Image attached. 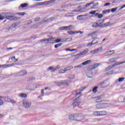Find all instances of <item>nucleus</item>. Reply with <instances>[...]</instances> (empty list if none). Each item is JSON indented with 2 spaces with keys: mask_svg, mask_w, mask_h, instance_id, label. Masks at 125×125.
Listing matches in <instances>:
<instances>
[{
  "mask_svg": "<svg viewBox=\"0 0 125 125\" xmlns=\"http://www.w3.org/2000/svg\"><path fill=\"white\" fill-rule=\"evenodd\" d=\"M15 14L14 13L11 12H6L3 13L1 15H0V20H3L4 19H7L10 21H17L19 20L20 18L18 17H14Z\"/></svg>",
  "mask_w": 125,
  "mask_h": 125,
  "instance_id": "1",
  "label": "nucleus"
},
{
  "mask_svg": "<svg viewBox=\"0 0 125 125\" xmlns=\"http://www.w3.org/2000/svg\"><path fill=\"white\" fill-rule=\"evenodd\" d=\"M74 119L75 121L80 122L81 121H83V120H84V117L82 113H76L74 114Z\"/></svg>",
  "mask_w": 125,
  "mask_h": 125,
  "instance_id": "2",
  "label": "nucleus"
},
{
  "mask_svg": "<svg viewBox=\"0 0 125 125\" xmlns=\"http://www.w3.org/2000/svg\"><path fill=\"white\" fill-rule=\"evenodd\" d=\"M22 104L24 108H25L26 109H29V108H30V107H31L32 105V102L27 100H23L22 101Z\"/></svg>",
  "mask_w": 125,
  "mask_h": 125,
  "instance_id": "3",
  "label": "nucleus"
},
{
  "mask_svg": "<svg viewBox=\"0 0 125 125\" xmlns=\"http://www.w3.org/2000/svg\"><path fill=\"white\" fill-rule=\"evenodd\" d=\"M108 105V104L100 103L96 105V109H104L108 107L109 106Z\"/></svg>",
  "mask_w": 125,
  "mask_h": 125,
  "instance_id": "4",
  "label": "nucleus"
},
{
  "mask_svg": "<svg viewBox=\"0 0 125 125\" xmlns=\"http://www.w3.org/2000/svg\"><path fill=\"white\" fill-rule=\"evenodd\" d=\"M64 82H56L57 85L58 86H61V85H68L69 83H71V82L68 80H64Z\"/></svg>",
  "mask_w": 125,
  "mask_h": 125,
  "instance_id": "5",
  "label": "nucleus"
},
{
  "mask_svg": "<svg viewBox=\"0 0 125 125\" xmlns=\"http://www.w3.org/2000/svg\"><path fill=\"white\" fill-rule=\"evenodd\" d=\"M81 99H80V98H76L75 100L73 101V107H77L78 105H80V104H81Z\"/></svg>",
  "mask_w": 125,
  "mask_h": 125,
  "instance_id": "6",
  "label": "nucleus"
},
{
  "mask_svg": "<svg viewBox=\"0 0 125 125\" xmlns=\"http://www.w3.org/2000/svg\"><path fill=\"white\" fill-rule=\"evenodd\" d=\"M101 24H102V22H101V20H99L94 22L92 25V27L93 28H97V27H100V25H101Z\"/></svg>",
  "mask_w": 125,
  "mask_h": 125,
  "instance_id": "7",
  "label": "nucleus"
},
{
  "mask_svg": "<svg viewBox=\"0 0 125 125\" xmlns=\"http://www.w3.org/2000/svg\"><path fill=\"white\" fill-rule=\"evenodd\" d=\"M25 75H27V71L23 70L17 73L15 76L16 77H22L23 76H25Z\"/></svg>",
  "mask_w": 125,
  "mask_h": 125,
  "instance_id": "8",
  "label": "nucleus"
},
{
  "mask_svg": "<svg viewBox=\"0 0 125 125\" xmlns=\"http://www.w3.org/2000/svg\"><path fill=\"white\" fill-rule=\"evenodd\" d=\"M48 71H51V72H56L58 69H60V65H57L55 69H53L52 66L49 67L48 68Z\"/></svg>",
  "mask_w": 125,
  "mask_h": 125,
  "instance_id": "9",
  "label": "nucleus"
},
{
  "mask_svg": "<svg viewBox=\"0 0 125 125\" xmlns=\"http://www.w3.org/2000/svg\"><path fill=\"white\" fill-rule=\"evenodd\" d=\"M91 99H95V101L96 103H99L100 102H102V97L101 96H99L97 97L91 98Z\"/></svg>",
  "mask_w": 125,
  "mask_h": 125,
  "instance_id": "10",
  "label": "nucleus"
},
{
  "mask_svg": "<svg viewBox=\"0 0 125 125\" xmlns=\"http://www.w3.org/2000/svg\"><path fill=\"white\" fill-rule=\"evenodd\" d=\"M49 22V18H44L43 20L41 21L40 23H38V26L42 25V24H44V23Z\"/></svg>",
  "mask_w": 125,
  "mask_h": 125,
  "instance_id": "11",
  "label": "nucleus"
},
{
  "mask_svg": "<svg viewBox=\"0 0 125 125\" xmlns=\"http://www.w3.org/2000/svg\"><path fill=\"white\" fill-rule=\"evenodd\" d=\"M73 94L75 95V96L77 97L78 96L77 98H80V96H82V93L81 92H79L78 90L76 91H73L72 92Z\"/></svg>",
  "mask_w": 125,
  "mask_h": 125,
  "instance_id": "12",
  "label": "nucleus"
},
{
  "mask_svg": "<svg viewBox=\"0 0 125 125\" xmlns=\"http://www.w3.org/2000/svg\"><path fill=\"white\" fill-rule=\"evenodd\" d=\"M52 40H53V38L51 37L49 39H44L43 40H41V42H47V43H51Z\"/></svg>",
  "mask_w": 125,
  "mask_h": 125,
  "instance_id": "13",
  "label": "nucleus"
},
{
  "mask_svg": "<svg viewBox=\"0 0 125 125\" xmlns=\"http://www.w3.org/2000/svg\"><path fill=\"white\" fill-rule=\"evenodd\" d=\"M17 26L16 24H14L11 26H10L5 29V32H8V31H10V30H13V29H14Z\"/></svg>",
  "mask_w": 125,
  "mask_h": 125,
  "instance_id": "14",
  "label": "nucleus"
},
{
  "mask_svg": "<svg viewBox=\"0 0 125 125\" xmlns=\"http://www.w3.org/2000/svg\"><path fill=\"white\" fill-rule=\"evenodd\" d=\"M99 86H100L102 88H104V87H106V84L105 83V82L103 81L101 82L99 84Z\"/></svg>",
  "mask_w": 125,
  "mask_h": 125,
  "instance_id": "15",
  "label": "nucleus"
},
{
  "mask_svg": "<svg viewBox=\"0 0 125 125\" xmlns=\"http://www.w3.org/2000/svg\"><path fill=\"white\" fill-rule=\"evenodd\" d=\"M107 114H108V112L104 110L100 111V116H106Z\"/></svg>",
  "mask_w": 125,
  "mask_h": 125,
  "instance_id": "16",
  "label": "nucleus"
},
{
  "mask_svg": "<svg viewBox=\"0 0 125 125\" xmlns=\"http://www.w3.org/2000/svg\"><path fill=\"white\" fill-rule=\"evenodd\" d=\"M73 28H74L73 25H70L68 26H64V30H72Z\"/></svg>",
  "mask_w": 125,
  "mask_h": 125,
  "instance_id": "17",
  "label": "nucleus"
},
{
  "mask_svg": "<svg viewBox=\"0 0 125 125\" xmlns=\"http://www.w3.org/2000/svg\"><path fill=\"white\" fill-rule=\"evenodd\" d=\"M99 65H100V63H95V64L91 66V69L92 70L96 69V68H97L98 66H99Z\"/></svg>",
  "mask_w": 125,
  "mask_h": 125,
  "instance_id": "18",
  "label": "nucleus"
},
{
  "mask_svg": "<svg viewBox=\"0 0 125 125\" xmlns=\"http://www.w3.org/2000/svg\"><path fill=\"white\" fill-rule=\"evenodd\" d=\"M69 121H75V115L74 114H70L69 116Z\"/></svg>",
  "mask_w": 125,
  "mask_h": 125,
  "instance_id": "19",
  "label": "nucleus"
},
{
  "mask_svg": "<svg viewBox=\"0 0 125 125\" xmlns=\"http://www.w3.org/2000/svg\"><path fill=\"white\" fill-rule=\"evenodd\" d=\"M28 4L27 3H22L20 5V6H19V8H20L21 7L22 8H24V7H26V6H28Z\"/></svg>",
  "mask_w": 125,
  "mask_h": 125,
  "instance_id": "20",
  "label": "nucleus"
},
{
  "mask_svg": "<svg viewBox=\"0 0 125 125\" xmlns=\"http://www.w3.org/2000/svg\"><path fill=\"white\" fill-rule=\"evenodd\" d=\"M68 79L69 80H74L75 79V75L74 74H70L67 77Z\"/></svg>",
  "mask_w": 125,
  "mask_h": 125,
  "instance_id": "21",
  "label": "nucleus"
},
{
  "mask_svg": "<svg viewBox=\"0 0 125 125\" xmlns=\"http://www.w3.org/2000/svg\"><path fill=\"white\" fill-rule=\"evenodd\" d=\"M19 97L21 98H26L27 97V94L24 93L20 94L19 95Z\"/></svg>",
  "mask_w": 125,
  "mask_h": 125,
  "instance_id": "22",
  "label": "nucleus"
},
{
  "mask_svg": "<svg viewBox=\"0 0 125 125\" xmlns=\"http://www.w3.org/2000/svg\"><path fill=\"white\" fill-rule=\"evenodd\" d=\"M98 42H99V39L96 38L92 40V43H93V44H95V43H97Z\"/></svg>",
  "mask_w": 125,
  "mask_h": 125,
  "instance_id": "23",
  "label": "nucleus"
},
{
  "mask_svg": "<svg viewBox=\"0 0 125 125\" xmlns=\"http://www.w3.org/2000/svg\"><path fill=\"white\" fill-rule=\"evenodd\" d=\"M73 68V66H70L65 67L64 69L65 70V72H67V71H70V70H72Z\"/></svg>",
  "mask_w": 125,
  "mask_h": 125,
  "instance_id": "24",
  "label": "nucleus"
},
{
  "mask_svg": "<svg viewBox=\"0 0 125 125\" xmlns=\"http://www.w3.org/2000/svg\"><path fill=\"white\" fill-rule=\"evenodd\" d=\"M87 77L90 79H91L93 77V74L91 72H89L87 73Z\"/></svg>",
  "mask_w": 125,
  "mask_h": 125,
  "instance_id": "25",
  "label": "nucleus"
},
{
  "mask_svg": "<svg viewBox=\"0 0 125 125\" xmlns=\"http://www.w3.org/2000/svg\"><path fill=\"white\" fill-rule=\"evenodd\" d=\"M77 19L78 20H83L84 19V18H83V15H79L77 16Z\"/></svg>",
  "mask_w": 125,
  "mask_h": 125,
  "instance_id": "26",
  "label": "nucleus"
},
{
  "mask_svg": "<svg viewBox=\"0 0 125 125\" xmlns=\"http://www.w3.org/2000/svg\"><path fill=\"white\" fill-rule=\"evenodd\" d=\"M93 115L94 116H100V111H94Z\"/></svg>",
  "mask_w": 125,
  "mask_h": 125,
  "instance_id": "27",
  "label": "nucleus"
},
{
  "mask_svg": "<svg viewBox=\"0 0 125 125\" xmlns=\"http://www.w3.org/2000/svg\"><path fill=\"white\" fill-rule=\"evenodd\" d=\"M59 74H64V73H66V70L64 68V69H60L58 71Z\"/></svg>",
  "mask_w": 125,
  "mask_h": 125,
  "instance_id": "28",
  "label": "nucleus"
},
{
  "mask_svg": "<svg viewBox=\"0 0 125 125\" xmlns=\"http://www.w3.org/2000/svg\"><path fill=\"white\" fill-rule=\"evenodd\" d=\"M3 98V97L0 96V106L3 104V101L1 99Z\"/></svg>",
  "mask_w": 125,
  "mask_h": 125,
  "instance_id": "29",
  "label": "nucleus"
},
{
  "mask_svg": "<svg viewBox=\"0 0 125 125\" xmlns=\"http://www.w3.org/2000/svg\"><path fill=\"white\" fill-rule=\"evenodd\" d=\"M91 4H93L94 6H95V4L93 3V2L87 3L85 4V7H87L88 6H89V5H91Z\"/></svg>",
  "mask_w": 125,
  "mask_h": 125,
  "instance_id": "30",
  "label": "nucleus"
},
{
  "mask_svg": "<svg viewBox=\"0 0 125 125\" xmlns=\"http://www.w3.org/2000/svg\"><path fill=\"white\" fill-rule=\"evenodd\" d=\"M111 12V11L110 10H106L104 11H103V13L104 14H106V13H110Z\"/></svg>",
  "mask_w": 125,
  "mask_h": 125,
  "instance_id": "31",
  "label": "nucleus"
},
{
  "mask_svg": "<svg viewBox=\"0 0 125 125\" xmlns=\"http://www.w3.org/2000/svg\"><path fill=\"white\" fill-rule=\"evenodd\" d=\"M65 17H70L72 16H74L73 13H69V14H66L65 15Z\"/></svg>",
  "mask_w": 125,
  "mask_h": 125,
  "instance_id": "32",
  "label": "nucleus"
},
{
  "mask_svg": "<svg viewBox=\"0 0 125 125\" xmlns=\"http://www.w3.org/2000/svg\"><path fill=\"white\" fill-rule=\"evenodd\" d=\"M68 34L69 35H74L76 33V31H67Z\"/></svg>",
  "mask_w": 125,
  "mask_h": 125,
  "instance_id": "33",
  "label": "nucleus"
},
{
  "mask_svg": "<svg viewBox=\"0 0 125 125\" xmlns=\"http://www.w3.org/2000/svg\"><path fill=\"white\" fill-rule=\"evenodd\" d=\"M125 78H124V77L120 78L118 79V82L119 83H121L122 82H124V81H125Z\"/></svg>",
  "mask_w": 125,
  "mask_h": 125,
  "instance_id": "34",
  "label": "nucleus"
},
{
  "mask_svg": "<svg viewBox=\"0 0 125 125\" xmlns=\"http://www.w3.org/2000/svg\"><path fill=\"white\" fill-rule=\"evenodd\" d=\"M98 88V87L97 86H95L92 90L93 92H94L95 93L96 91H97V89Z\"/></svg>",
  "mask_w": 125,
  "mask_h": 125,
  "instance_id": "35",
  "label": "nucleus"
},
{
  "mask_svg": "<svg viewBox=\"0 0 125 125\" xmlns=\"http://www.w3.org/2000/svg\"><path fill=\"white\" fill-rule=\"evenodd\" d=\"M104 56H110V55H112V54H110V52H106L104 55Z\"/></svg>",
  "mask_w": 125,
  "mask_h": 125,
  "instance_id": "36",
  "label": "nucleus"
},
{
  "mask_svg": "<svg viewBox=\"0 0 125 125\" xmlns=\"http://www.w3.org/2000/svg\"><path fill=\"white\" fill-rule=\"evenodd\" d=\"M103 50V48L102 47H101L96 49V52H97V53L99 51H102Z\"/></svg>",
  "mask_w": 125,
  "mask_h": 125,
  "instance_id": "37",
  "label": "nucleus"
},
{
  "mask_svg": "<svg viewBox=\"0 0 125 125\" xmlns=\"http://www.w3.org/2000/svg\"><path fill=\"white\" fill-rule=\"evenodd\" d=\"M109 62H111V63H112V62H117L116 61H115V59H114V58H111V59H110L109 60Z\"/></svg>",
  "mask_w": 125,
  "mask_h": 125,
  "instance_id": "38",
  "label": "nucleus"
},
{
  "mask_svg": "<svg viewBox=\"0 0 125 125\" xmlns=\"http://www.w3.org/2000/svg\"><path fill=\"white\" fill-rule=\"evenodd\" d=\"M62 45V43H59L55 45V48H58L59 46H61Z\"/></svg>",
  "mask_w": 125,
  "mask_h": 125,
  "instance_id": "39",
  "label": "nucleus"
},
{
  "mask_svg": "<svg viewBox=\"0 0 125 125\" xmlns=\"http://www.w3.org/2000/svg\"><path fill=\"white\" fill-rule=\"evenodd\" d=\"M55 42L56 43H57V42H63L62 39H56L55 40Z\"/></svg>",
  "mask_w": 125,
  "mask_h": 125,
  "instance_id": "40",
  "label": "nucleus"
},
{
  "mask_svg": "<svg viewBox=\"0 0 125 125\" xmlns=\"http://www.w3.org/2000/svg\"><path fill=\"white\" fill-rule=\"evenodd\" d=\"M117 9H118V7L114 8L111 9V11L112 13H114V12H116V11L117 10Z\"/></svg>",
  "mask_w": 125,
  "mask_h": 125,
  "instance_id": "41",
  "label": "nucleus"
},
{
  "mask_svg": "<svg viewBox=\"0 0 125 125\" xmlns=\"http://www.w3.org/2000/svg\"><path fill=\"white\" fill-rule=\"evenodd\" d=\"M56 0H51L49 1H47V4L49 3H53V2H55Z\"/></svg>",
  "mask_w": 125,
  "mask_h": 125,
  "instance_id": "42",
  "label": "nucleus"
},
{
  "mask_svg": "<svg viewBox=\"0 0 125 125\" xmlns=\"http://www.w3.org/2000/svg\"><path fill=\"white\" fill-rule=\"evenodd\" d=\"M88 50H86L82 52V55H84V54H86V53H88Z\"/></svg>",
  "mask_w": 125,
  "mask_h": 125,
  "instance_id": "43",
  "label": "nucleus"
},
{
  "mask_svg": "<svg viewBox=\"0 0 125 125\" xmlns=\"http://www.w3.org/2000/svg\"><path fill=\"white\" fill-rule=\"evenodd\" d=\"M18 15H21V16H24L25 15V12H22V13H18Z\"/></svg>",
  "mask_w": 125,
  "mask_h": 125,
  "instance_id": "44",
  "label": "nucleus"
},
{
  "mask_svg": "<svg viewBox=\"0 0 125 125\" xmlns=\"http://www.w3.org/2000/svg\"><path fill=\"white\" fill-rule=\"evenodd\" d=\"M55 19V17H52L51 18L49 19V22H51L52 21H53Z\"/></svg>",
  "mask_w": 125,
  "mask_h": 125,
  "instance_id": "45",
  "label": "nucleus"
},
{
  "mask_svg": "<svg viewBox=\"0 0 125 125\" xmlns=\"http://www.w3.org/2000/svg\"><path fill=\"white\" fill-rule=\"evenodd\" d=\"M96 11H91L89 13V14H95Z\"/></svg>",
  "mask_w": 125,
  "mask_h": 125,
  "instance_id": "46",
  "label": "nucleus"
},
{
  "mask_svg": "<svg viewBox=\"0 0 125 125\" xmlns=\"http://www.w3.org/2000/svg\"><path fill=\"white\" fill-rule=\"evenodd\" d=\"M103 17V15H102V14H99V15H98V18H99V19H101V18H102Z\"/></svg>",
  "mask_w": 125,
  "mask_h": 125,
  "instance_id": "47",
  "label": "nucleus"
},
{
  "mask_svg": "<svg viewBox=\"0 0 125 125\" xmlns=\"http://www.w3.org/2000/svg\"><path fill=\"white\" fill-rule=\"evenodd\" d=\"M90 53L92 54H94L95 53H97V52H96V50L91 51Z\"/></svg>",
  "mask_w": 125,
  "mask_h": 125,
  "instance_id": "48",
  "label": "nucleus"
},
{
  "mask_svg": "<svg viewBox=\"0 0 125 125\" xmlns=\"http://www.w3.org/2000/svg\"><path fill=\"white\" fill-rule=\"evenodd\" d=\"M92 34L93 35V37H92L93 39H94V38H96V37H97V35L95 34V32H92Z\"/></svg>",
  "mask_w": 125,
  "mask_h": 125,
  "instance_id": "49",
  "label": "nucleus"
},
{
  "mask_svg": "<svg viewBox=\"0 0 125 125\" xmlns=\"http://www.w3.org/2000/svg\"><path fill=\"white\" fill-rule=\"evenodd\" d=\"M40 19H41V18L40 17H37V18H35L34 21H35V22H38V21H39L40 20Z\"/></svg>",
  "mask_w": 125,
  "mask_h": 125,
  "instance_id": "50",
  "label": "nucleus"
},
{
  "mask_svg": "<svg viewBox=\"0 0 125 125\" xmlns=\"http://www.w3.org/2000/svg\"><path fill=\"white\" fill-rule=\"evenodd\" d=\"M84 89H85V88H84L83 87H82L79 89V90H80V91H83V90H84Z\"/></svg>",
  "mask_w": 125,
  "mask_h": 125,
  "instance_id": "51",
  "label": "nucleus"
},
{
  "mask_svg": "<svg viewBox=\"0 0 125 125\" xmlns=\"http://www.w3.org/2000/svg\"><path fill=\"white\" fill-rule=\"evenodd\" d=\"M111 3H109V2H106L105 3H104V6H108V5H110Z\"/></svg>",
  "mask_w": 125,
  "mask_h": 125,
  "instance_id": "52",
  "label": "nucleus"
},
{
  "mask_svg": "<svg viewBox=\"0 0 125 125\" xmlns=\"http://www.w3.org/2000/svg\"><path fill=\"white\" fill-rule=\"evenodd\" d=\"M59 30L62 31V30H65V26L61 27L59 28Z\"/></svg>",
  "mask_w": 125,
  "mask_h": 125,
  "instance_id": "53",
  "label": "nucleus"
},
{
  "mask_svg": "<svg viewBox=\"0 0 125 125\" xmlns=\"http://www.w3.org/2000/svg\"><path fill=\"white\" fill-rule=\"evenodd\" d=\"M13 65H14V63L7 64V68L8 67H12V66H13Z\"/></svg>",
  "mask_w": 125,
  "mask_h": 125,
  "instance_id": "54",
  "label": "nucleus"
},
{
  "mask_svg": "<svg viewBox=\"0 0 125 125\" xmlns=\"http://www.w3.org/2000/svg\"><path fill=\"white\" fill-rule=\"evenodd\" d=\"M110 25V22H107L104 24V27H107V26H109Z\"/></svg>",
  "mask_w": 125,
  "mask_h": 125,
  "instance_id": "55",
  "label": "nucleus"
},
{
  "mask_svg": "<svg viewBox=\"0 0 125 125\" xmlns=\"http://www.w3.org/2000/svg\"><path fill=\"white\" fill-rule=\"evenodd\" d=\"M1 67H2V68H7V64L2 65Z\"/></svg>",
  "mask_w": 125,
  "mask_h": 125,
  "instance_id": "56",
  "label": "nucleus"
},
{
  "mask_svg": "<svg viewBox=\"0 0 125 125\" xmlns=\"http://www.w3.org/2000/svg\"><path fill=\"white\" fill-rule=\"evenodd\" d=\"M73 11H74L75 12H79V11H82V10L81 9H79V10L75 9V10H73Z\"/></svg>",
  "mask_w": 125,
  "mask_h": 125,
  "instance_id": "57",
  "label": "nucleus"
},
{
  "mask_svg": "<svg viewBox=\"0 0 125 125\" xmlns=\"http://www.w3.org/2000/svg\"><path fill=\"white\" fill-rule=\"evenodd\" d=\"M91 62V60H88L87 61H85V62H86V64L87 65V64H89Z\"/></svg>",
  "mask_w": 125,
  "mask_h": 125,
  "instance_id": "58",
  "label": "nucleus"
},
{
  "mask_svg": "<svg viewBox=\"0 0 125 125\" xmlns=\"http://www.w3.org/2000/svg\"><path fill=\"white\" fill-rule=\"evenodd\" d=\"M82 55H83V53H80L79 54H78L77 55H74V56H82Z\"/></svg>",
  "mask_w": 125,
  "mask_h": 125,
  "instance_id": "59",
  "label": "nucleus"
},
{
  "mask_svg": "<svg viewBox=\"0 0 125 125\" xmlns=\"http://www.w3.org/2000/svg\"><path fill=\"white\" fill-rule=\"evenodd\" d=\"M79 33H80V34H83V31H76V34H79Z\"/></svg>",
  "mask_w": 125,
  "mask_h": 125,
  "instance_id": "60",
  "label": "nucleus"
},
{
  "mask_svg": "<svg viewBox=\"0 0 125 125\" xmlns=\"http://www.w3.org/2000/svg\"><path fill=\"white\" fill-rule=\"evenodd\" d=\"M92 44H93V43H92V42H91V43H88L87 46H91V45H92Z\"/></svg>",
  "mask_w": 125,
  "mask_h": 125,
  "instance_id": "61",
  "label": "nucleus"
},
{
  "mask_svg": "<svg viewBox=\"0 0 125 125\" xmlns=\"http://www.w3.org/2000/svg\"><path fill=\"white\" fill-rule=\"evenodd\" d=\"M43 91H44V90L43 89H42V90H41V94H42V96H43Z\"/></svg>",
  "mask_w": 125,
  "mask_h": 125,
  "instance_id": "62",
  "label": "nucleus"
},
{
  "mask_svg": "<svg viewBox=\"0 0 125 125\" xmlns=\"http://www.w3.org/2000/svg\"><path fill=\"white\" fill-rule=\"evenodd\" d=\"M32 23V21L29 20L27 21V24L28 25H29V24H31Z\"/></svg>",
  "mask_w": 125,
  "mask_h": 125,
  "instance_id": "63",
  "label": "nucleus"
},
{
  "mask_svg": "<svg viewBox=\"0 0 125 125\" xmlns=\"http://www.w3.org/2000/svg\"><path fill=\"white\" fill-rule=\"evenodd\" d=\"M41 5H42V4H45L46 3L47 4V1H45V2H41Z\"/></svg>",
  "mask_w": 125,
  "mask_h": 125,
  "instance_id": "64",
  "label": "nucleus"
}]
</instances>
